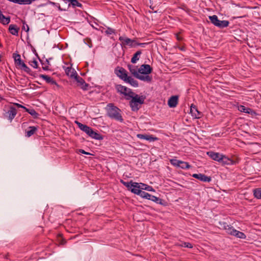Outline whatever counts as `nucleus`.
<instances>
[{
    "label": "nucleus",
    "mask_w": 261,
    "mask_h": 261,
    "mask_svg": "<svg viewBox=\"0 0 261 261\" xmlns=\"http://www.w3.org/2000/svg\"><path fill=\"white\" fill-rule=\"evenodd\" d=\"M74 79L76 80L77 83V86L80 87L81 89L84 90H87L89 87V85L87 84L85 80L78 75H75Z\"/></svg>",
    "instance_id": "nucleus-7"
},
{
    "label": "nucleus",
    "mask_w": 261,
    "mask_h": 261,
    "mask_svg": "<svg viewBox=\"0 0 261 261\" xmlns=\"http://www.w3.org/2000/svg\"><path fill=\"white\" fill-rule=\"evenodd\" d=\"M43 70H47L48 69V67L47 66H44L42 67Z\"/></svg>",
    "instance_id": "nucleus-55"
},
{
    "label": "nucleus",
    "mask_w": 261,
    "mask_h": 261,
    "mask_svg": "<svg viewBox=\"0 0 261 261\" xmlns=\"http://www.w3.org/2000/svg\"><path fill=\"white\" fill-rule=\"evenodd\" d=\"M35 0H10L9 1L19 5H30Z\"/></svg>",
    "instance_id": "nucleus-22"
},
{
    "label": "nucleus",
    "mask_w": 261,
    "mask_h": 261,
    "mask_svg": "<svg viewBox=\"0 0 261 261\" xmlns=\"http://www.w3.org/2000/svg\"><path fill=\"white\" fill-rule=\"evenodd\" d=\"M180 163V164L179 165V168H180L182 169H187L191 167V166L189 165L188 162L181 161V163Z\"/></svg>",
    "instance_id": "nucleus-32"
},
{
    "label": "nucleus",
    "mask_w": 261,
    "mask_h": 261,
    "mask_svg": "<svg viewBox=\"0 0 261 261\" xmlns=\"http://www.w3.org/2000/svg\"><path fill=\"white\" fill-rule=\"evenodd\" d=\"M64 1H67L68 2H70V4L74 7H78L81 8L82 7V5L77 0H64Z\"/></svg>",
    "instance_id": "nucleus-30"
},
{
    "label": "nucleus",
    "mask_w": 261,
    "mask_h": 261,
    "mask_svg": "<svg viewBox=\"0 0 261 261\" xmlns=\"http://www.w3.org/2000/svg\"><path fill=\"white\" fill-rule=\"evenodd\" d=\"M192 176L195 178H197L200 181L204 182H210L211 181V177L210 176H207L203 174H194Z\"/></svg>",
    "instance_id": "nucleus-12"
},
{
    "label": "nucleus",
    "mask_w": 261,
    "mask_h": 261,
    "mask_svg": "<svg viewBox=\"0 0 261 261\" xmlns=\"http://www.w3.org/2000/svg\"><path fill=\"white\" fill-rule=\"evenodd\" d=\"M13 58H14L16 65L19 66V67L23 64V63H24L21 60V57L19 54L14 53L13 54Z\"/></svg>",
    "instance_id": "nucleus-19"
},
{
    "label": "nucleus",
    "mask_w": 261,
    "mask_h": 261,
    "mask_svg": "<svg viewBox=\"0 0 261 261\" xmlns=\"http://www.w3.org/2000/svg\"><path fill=\"white\" fill-rule=\"evenodd\" d=\"M239 111L246 113L249 114L251 112V109L248 108H246L244 106H240L239 108Z\"/></svg>",
    "instance_id": "nucleus-36"
},
{
    "label": "nucleus",
    "mask_w": 261,
    "mask_h": 261,
    "mask_svg": "<svg viewBox=\"0 0 261 261\" xmlns=\"http://www.w3.org/2000/svg\"><path fill=\"white\" fill-rule=\"evenodd\" d=\"M181 161H180V160H177L176 159H174L170 160V163L173 166L176 167H179V165L180 164V163H181Z\"/></svg>",
    "instance_id": "nucleus-35"
},
{
    "label": "nucleus",
    "mask_w": 261,
    "mask_h": 261,
    "mask_svg": "<svg viewBox=\"0 0 261 261\" xmlns=\"http://www.w3.org/2000/svg\"><path fill=\"white\" fill-rule=\"evenodd\" d=\"M115 88L117 92L125 96V98L132 97L134 93L131 89L121 85H116Z\"/></svg>",
    "instance_id": "nucleus-4"
},
{
    "label": "nucleus",
    "mask_w": 261,
    "mask_h": 261,
    "mask_svg": "<svg viewBox=\"0 0 261 261\" xmlns=\"http://www.w3.org/2000/svg\"><path fill=\"white\" fill-rule=\"evenodd\" d=\"M115 73L120 79L124 81L128 76L126 70L123 67H117L116 68Z\"/></svg>",
    "instance_id": "nucleus-6"
},
{
    "label": "nucleus",
    "mask_w": 261,
    "mask_h": 261,
    "mask_svg": "<svg viewBox=\"0 0 261 261\" xmlns=\"http://www.w3.org/2000/svg\"><path fill=\"white\" fill-rule=\"evenodd\" d=\"M254 195L257 199H261V188L254 190Z\"/></svg>",
    "instance_id": "nucleus-42"
},
{
    "label": "nucleus",
    "mask_w": 261,
    "mask_h": 261,
    "mask_svg": "<svg viewBox=\"0 0 261 261\" xmlns=\"http://www.w3.org/2000/svg\"><path fill=\"white\" fill-rule=\"evenodd\" d=\"M190 112L195 118H199L201 116V113L198 110L196 106L192 105L190 108Z\"/></svg>",
    "instance_id": "nucleus-15"
},
{
    "label": "nucleus",
    "mask_w": 261,
    "mask_h": 261,
    "mask_svg": "<svg viewBox=\"0 0 261 261\" xmlns=\"http://www.w3.org/2000/svg\"><path fill=\"white\" fill-rule=\"evenodd\" d=\"M178 96L177 95L172 96L168 101V105L170 108H175L178 103Z\"/></svg>",
    "instance_id": "nucleus-13"
},
{
    "label": "nucleus",
    "mask_w": 261,
    "mask_h": 261,
    "mask_svg": "<svg viewBox=\"0 0 261 261\" xmlns=\"http://www.w3.org/2000/svg\"><path fill=\"white\" fill-rule=\"evenodd\" d=\"M209 19L211 22L215 26L220 28H224L228 26L229 22L227 20H220L217 16L214 15L209 16Z\"/></svg>",
    "instance_id": "nucleus-3"
},
{
    "label": "nucleus",
    "mask_w": 261,
    "mask_h": 261,
    "mask_svg": "<svg viewBox=\"0 0 261 261\" xmlns=\"http://www.w3.org/2000/svg\"><path fill=\"white\" fill-rule=\"evenodd\" d=\"M141 54V50L137 51L132 58L131 62L134 64L136 63L139 60L140 56Z\"/></svg>",
    "instance_id": "nucleus-26"
},
{
    "label": "nucleus",
    "mask_w": 261,
    "mask_h": 261,
    "mask_svg": "<svg viewBox=\"0 0 261 261\" xmlns=\"http://www.w3.org/2000/svg\"><path fill=\"white\" fill-rule=\"evenodd\" d=\"M23 26L22 29L25 31L26 32H28L29 31V27L28 24H25V21H22Z\"/></svg>",
    "instance_id": "nucleus-47"
},
{
    "label": "nucleus",
    "mask_w": 261,
    "mask_h": 261,
    "mask_svg": "<svg viewBox=\"0 0 261 261\" xmlns=\"http://www.w3.org/2000/svg\"><path fill=\"white\" fill-rule=\"evenodd\" d=\"M147 136V134H139L137 135V138L140 139H146V137Z\"/></svg>",
    "instance_id": "nucleus-48"
},
{
    "label": "nucleus",
    "mask_w": 261,
    "mask_h": 261,
    "mask_svg": "<svg viewBox=\"0 0 261 261\" xmlns=\"http://www.w3.org/2000/svg\"><path fill=\"white\" fill-rule=\"evenodd\" d=\"M176 39L177 40H178V41H181L182 40V38L180 36V34H176Z\"/></svg>",
    "instance_id": "nucleus-52"
},
{
    "label": "nucleus",
    "mask_w": 261,
    "mask_h": 261,
    "mask_svg": "<svg viewBox=\"0 0 261 261\" xmlns=\"http://www.w3.org/2000/svg\"><path fill=\"white\" fill-rule=\"evenodd\" d=\"M148 44V43H140L139 44H138V45L142 47H144Z\"/></svg>",
    "instance_id": "nucleus-53"
},
{
    "label": "nucleus",
    "mask_w": 261,
    "mask_h": 261,
    "mask_svg": "<svg viewBox=\"0 0 261 261\" xmlns=\"http://www.w3.org/2000/svg\"><path fill=\"white\" fill-rule=\"evenodd\" d=\"M141 190H145L148 191L154 192V190L151 186H148L143 183H140Z\"/></svg>",
    "instance_id": "nucleus-28"
},
{
    "label": "nucleus",
    "mask_w": 261,
    "mask_h": 261,
    "mask_svg": "<svg viewBox=\"0 0 261 261\" xmlns=\"http://www.w3.org/2000/svg\"><path fill=\"white\" fill-rule=\"evenodd\" d=\"M124 82L129 83L133 87H137L138 86V82L131 76H127Z\"/></svg>",
    "instance_id": "nucleus-23"
},
{
    "label": "nucleus",
    "mask_w": 261,
    "mask_h": 261,
    "mask_svg": "<svg viewBox=\"0 0 261 261\" xmlns=\"http://www.w3.org/2000/svg\"><path fill=\"white\" fill-rule=\"evenodd\" d=\"M119 40L122 42V44L124 45H128L131 47H135V45L134 44L135 41L134 40L122 36H120Z\"/></svg>",
    "instance_id": "nucleus-11"
},
{
    "label": "nucleus",
    "mask_w": 261,
    "mask_h": 261,
    "mask_svg": "<svg viewBox=\"0 0 261 261\" xmlns=\"http://www.w3.org/2000/svg\"><path fill=\"white\" fill-rule=\"evenodd\" d=\"M175 245L177 246L184 247H187V248H192L193 247V245L191 243H188V242H184V243H181V244H180L179 243H177L175 244Z\"/></svg>",
    "instance_id": "nucleus-31"
},
{
    "label": "nucleus",
    "mask_w": 261,
    "mask_h": 261,
    "mask_svg": "<svg viewBox=\"0 0 261 261\" xmlns=\"http://www.w3.org/2000/svg\"><path fill=\"white\" fill-rule=\"evenodd\" d=\"M25 111L32 115L34 118H38L39 114L33 109H28L26 108Z\"/></svg>",
    "instance_id": "nucleus-27"
},
{
    "label": "nucleus",
    "mask_w": 261,
    "mask_h": 261,
    "mask_svg": "<svg viewBox=\"0 0 261 261\" xmlns=\"http://www.w3.org/2000/svg\"><path fill=\"white\" fill-rule=\"evenodd\" d=\"M37 130V127L36 126H30L28 130L26 131V136L30 137L32 136Z\"/></svg>",
    "instance_id": "nucleus-25"
},
{
    "label": "nucleus",
    "mask_w": 261,
    "mask_h": 261,
    "mask_svg": "<svg viewBox=\"0 0 261 261\" xmlns=\"http://www.w3.org/2000/svg\"><path fill=\"white\" fill-rule=\"evenodd\" d=\"M9 110L6 112L5 117L11 122L17 114V110L13 106L9 107Z\"/></svg>",
    "instance_id": "nucleus-5"
},
{
    "label": "nucleus",
    "mask_w": 261,
    "mask_h": 261,
    "mask_svg": "<svg viewBox=\"0 0 261 261\" xmlns=\"http://www.w3.org/2000/svg\"><path fill=\"white\" fill-rule=\"evenodd\" d=\"M219 163H221L223 165H233L234 164V162L233 160L223 154L222 155Z\"/></svg>",
    "instance_id": "nucleus-18"
},
{
    "label": "nucleus",
    "mask_w": 261,
    "mask_h": 261,
    "mask_svg": "<svg viewBox=\"0 0 261 261\" xmlns=\"http://www.w3.org/2000/svg\"><path fill=\"white\" fill-rule=\"evenodd\" d=\"M0 21L3 24H7L10 22V18L9 17H6L3 15V17H2L1 19H0Z\"/></svg>",
    "instance_id": "nucleus-41"
},
{
    "label": "nucleus",
    "mask_w": 261,
    "mask_h": 261,
    "mask_svg": "<svg viewBox=\"0 0 261 261\" xmlns=\"http://www.w3.org/2000/svg\"><path fill=\"white\" fill-rule=\"evenodd\" d=\"M14 105H16L17 107L18 108H21L22 109H23L24 110H25L26 109V107L20 105V104H19V103H14Z\"/></svg>",
    "instance_id": "nucleus-51"
},
{
    "label": "nucleus",
    "mask_w": 261,
    "mask_h": 261,
    "mask_svg": "<svg viewBox=\"0 0 261 261\" xmlns=\"http://www.w3.org/2000/svg\"><path fill=\"white\" fill-rule=\"evenodd\" d=\"M129 190L132 193L139 195L141 191L140 183L132 182L131 187Z\"/></svg>",
    "instance_id": "nucleus-10"
},
{
    "label": "nucleus",
    "mask_w": 261,
    "mask_h": 261,
    "mask_svg": "<svg viewBox=\"0 0 261 261\" xmlns=\"http://www.w3.org/2000/svg\"><path fill=\"white\" fill-rule=\"evenodd\" d=\"M158 138L156 137H154L152 135H147L146 137V140H147L149 142H154L155 141L158 140Z\"/></svg>",
    "instance_id": "nucleus-40"
},
{
    "label": "nucleus",
    "mask_w": 261,
    "mask_h": 261,
    "mask_svg": "<svg viewBox=\"0 0 261 261\" xmlns=\"http://www.w3.org/2000/svg\"><path fill=\"white\" fill-rule=\"evenodd\" d=\"M137 79L144 82H150L152 80V77L148 74H138L136 77Z\"/></svg>",
    "instance_id": "nucleus-20"
},
{
    "label": "nucleus",
    "mask_w": 261,
    "mask_h": 261,
    "mask_svg": "<svg viewBox=\"0 0 261 261\" xmlns=\"http://www.w3.org/2000/svg\"><path fill=\"white\" fill-rule=\"evenodd\" d=\"M105 33L107 35H111L115 33V30L111 28H108L105 31Z\"/></svg>",
    "instance_id": "nucleus-45"
},
{
    "label": "nucleus",
    "mask_w": 261,
    "mask_h": 261,
    "mask_svg": "<svg viewBox=\"0 0 261 261\" xmlns=\"http://www.w3.org/2000/svg\"><path fill=\"white\" fill-rule=\"evenodd\" d=\"M46 62H47V64H48V63H49L48 61L46 60Z\"/></svg>",
    "instance_id": "nucleus-57"
},
{
    "label": "nucleus",
    "mask_w": 261,
    "mask_h": 261,
    "mask_svg": "<svg viewBox=\"0 0 261 261\" xmlns=\"http://www.w3.org/2000/svg\"><path fill=\"white\" fill-rule=\"evenodd\" d=\"M229 225H228L226 223H223V225H222V227L223 228H224V229L225 230V228H227V227L229 226Z\"/></svg>",
    "instance_id": "nucleus-54"
},
{
    "label": "nucleus",
    "mask_w": 261,
    "mask_h": 261,
    "mask_svg": "<svg viewBox=\"0 0 261 261\" xmlns=\"http://www.w3.org/2000/svg\"><path fill=\"white\" fill-rule=\"evenodd\" d=\"M79 152L81 153L85 154H91V153H90L88 152H86L84 150L82 149H79Z\"/></svg>",
    "instance_id": "nucleus-50"
},
{
    "label": "nucleus",
    "mask_w": 261,
    "mask_h": 261,
    "mask_svg": "<svg viewBox=\"0 0 261 261\" xmlns=\"http://www.w3.org/2000/svg\"><path fill=\"white\" fill-rule=\"evenodd\" d=\"M19 30V28L17 27L15 24H10L9 25V31L11 34L13 35L17 36Z\"/></svg>",
    "instance_id": "nucleus-21"
},
{
    "label": "nucleus",
    "mask_w": 261,
    "mask_h": 261,
    "mask_svg": "<svg viewBox=\"0 0 261 261\" xmlns=\"http://www.w3.org/2000/svg\"><path fill=\"white\" fill-rule=\"evenodd\" d=\"M85 132L93 139H95L96 140L102 139V137L100 134L94 131L92 129V128H91L89 126L88 127L87 129Z\"/></svg>",
    "instance_id": "nucleus-9"
},
{
    "label": "nucleus",
    "mask_w": 261,
    "mask_h": 261,
    "mask_svg": "<svg viewBox=\"0 0 261 261\" xmlns=\"http://www.w3.org/2000/svg\"><path fill=\"white\" fill-rule=\"evenodd\" d=\"M66 74L71 77H74L77 75L75 70L71 67H64Z\"/></svg>",
    "instance_id": "nucleus-16"
},
{
    "label": "nucleus",
    "mask_w": 261,
    "mask_h": 261,
    "mask_svg": "<svg viewBox=\"0 0 261 261\" xmlns=\"http://www.w3.org/2000/svg\"><path fill=\"white\" fill-rule=\"evenodd\" d=\"M75 123L77 125L80 129H81L84 132L87 129V128L89 127L88 126L85 124H83L77 121H75Z\"/></svg>",
    "instance_id": "nucleus-33"
},
{
    "label": "nucleus",
    "mask_w": 261,
    "mask_h": 261,
    "mask_svg": "<svg viewBox=\"0 0 261 261\" xmlns=\"http://www.w3.org/2000/svg\"><path fill=\"white\" fill-rule=\"evenodd\" d=\"M132 182H133L132 181H131L130 182H123V185L126 187L128 190L130 189V188L131 187V184H132Z\"/></svg>",
    "instance_id": "nucleus-49"
},
{
    "label": "nucleus",
    "mask_w": 261,
    "mask_h": 261,
    "mask_svg": "<svg viewBox=\"0 0 261 261\" xmlns=\"http://www.w3.org/2000/svg\"><path fill=\"white\" fill-rule=\"evenodd\" d=\"M127 67L131 73L133 74L134 76L136 77V76L139 74L138 69H137V66L129 64L128 65Z\"/></svg>",
    "instance_id": "nucleus-24"
},
{
    "label": "nucleus",
    "mask_w": 261,
    "mask_h": 261,
    "mask_svg": "<svg viewBox=\"0 0 261 261\" xmlns=\"http://www.w3.org/2000/svg\"><path fill=\"white\" fill-rule=\"evenodd\" d=\"M21 69H22L25 72L31 74V70L30 68H29L25 63H23V64L19 67Z\"/></svg>",
    "instance_id": "nucleus-38"
},
{
    "label": "nucleus",
    "mask_w": 261,
    "mask_h": 261,
    "mask_svg": "<svg viewBox=\"0 0 261 261\" xmlns=\"http://www.w3.org/2000/svg\"><path fill=\"white\" fill-rule=\"evenodd\" d=\"M40 77L42 79L44 80L48 84L56 85L57 87L59 86L56 81H55L52 77L47 75L41 74L40 75Z\"/></svg>",
    "instance_id": "nucleus-17"
},
{
    "label": "nucleus",
    "mask_w": 261,
    "mask_h": 261,
    "mask_svg": "<svg viewBox=\"0 0 261 261\" xmlns=\"http://www.w3.org/2000/svg\"><path fill=\"white\" fill-rule=\"evenodd\" d=\"M120 112L121 110L113 103H109L107 105V113L108 116L112 119L122 122L123 119Z\"/></svg>",
    "instance_id": "nucleus-2"
},
{
    "label": "nucleus",
    "mask_w": 261,
    "mask_h": 261,
    "mask_svg": "<svg viewBox=\"0 0 261 261\" xmlns=\"http://www.w3.org/2000/svg\"><path fill=\"white\" fill-rule=\"evenodd\" d=\"M233 232L234 233L232 234V236H234L237 238L240 239H245L246 238V235L242 232L238 231L236 229L235 231H233Z\"/></svg>",
    "instance_id": "nucleus-29"
},
{
    "label": "nucleus",
    "mask_w": 261,
    "mask_h": 261,
    "mask_svg": "<svg viewBox=\"0 0 261 261\" xmlns=\"http://www.w3.org/2000/svg\"><path fill=\"white\" fill-rule=\"evenodd\" d=\"M134 41H135V42H134V44L135 45V46H136V45H138V44L140 43L137 42L135 40H134Z\"/></svg>",
    "instance_id": "nucleus-56"
},
{
    "label": "nucleus",
    "mask_w": 261,
    "mask_h": 261,
    "mask_svg": "<svg viewBox=\"0 0 261 261\" xmlns=\"http://www.w3.org/2000/svg\"><path fill=\"white\" fill-rule=\"evenodd\" d=\"M235 229H234L232 226H231L230 225H229L227 228H225V230L226 231L227 233H228V234H230L231 235H232L234 232H233V231H235Z\"/></svg>",
    "instance_id": "nucleus-43"
},
{
    "label": "nucleus",
    "mask_w": 261,
    "mask_h": 261,
    "mask_svg": "<svg viewBox=\"0 0 261 261\" xmlns=\"http://www.w3.org/2000/svg\"><path fill=\"white\" fill-rule=\"evenodd\" d=\"M49 3H50L51 5H53V6H55V7H57L59 11H63V10L61 8L60 5H59V4H58V3H54V2H49Z\"/></svg>",
    "instance_id": "nucleus-46"
},
{
    "label": "nucleus",
    "mask_w": 261,
    "mask_h": 261,
    "mask_svg": "<svg viewBox=\"0 0 261 261\" xmlns=\"http://www.w3.org/2000/svg\"><path fill=\"white\" fill-rule=\"evenodd\" d=\"M149 200H151V201H154V202H156V203L162 204L163 200L159 197L151 195L150 198L149 199Z\"/></svg>",
    "instance_id": "nucleus-34"
},
{
    "label": "nucleus",
    "mask_w": 261,
    "mask_h": 261,
    "mask_svg": "<svg viewBox=\"0 0 261 261\" xmlns=\"http://www.w3.org/2000/svg\"><path fill=\"white\" fill-rule=\"evenodd\" d=\"M139 195L142 197V198H144L149 200L151 195L141 190Z\"/></svg>",
    "instance_id": "nucleus-37"
},
{
    "label": "nucleus",
    "mask_w": 261,
    "mask_h": 261,
    "mask_svg": "<svg viewBox=\"0 0 261 261\" xmlns=\"http://www.w3.org/2000/svg\"><path fill=\"white\" fill-rule=\"evenodd\" d=\"M21 69H22L25 72L31 74V70L30 68H29L25 63H23V64L19 67Z\"/></svg>",
    "instance_id": "nucleus-39"
},
{
    "label": "nucleus",
    "mask_w": 261,
    "mask_h": 261,
    "mask_svg": "<svg viewBox=\"0 0 261 261\" xmlns=\"http://www.w3.org/2000/svg\"><path fill=\"white\" fill-rule=\"evenodd\" d=\"M207 154L213 160L220 162L222 154L214 151L207 152Z\"/></svg>",
    "instance_id": "nucleus-14"
},
{
    "label": "nucleus",
    "mask_w": 261,
    "mask_h": 261,
    "mask_svg": "<svg viewBox=\"0 0 261 261\" xmlns=\"http://www.w3.org/2000/svg\"><path fill=\"white\" fill-rule=\"evenodd\" d=\"M29 64L34 68H38V62L36 60H34L33 61H30L29 62Z\"/></svg>",
    "instance_id": "nucleus-44"
},
{
    "label": "nucleus",
    "mask_w": 261,
    "mask_h": 261,
    "mask_svg": "<svg viewBox=\"0 0 261 261\" xmlns=\"http://www.w3.org/2000/svg\"><path fill=\"white\" fill-rule=\"evenodd\" d=\"M152 69L149 65L143 64L138 69V73L141 74H149L152 72Z\"/></svg>",
    "instance_id": "nucleus-8"
},
{
    "label": "nucleus",
    "mask_w": 261,
    "mask_h": 261,
    "mask_svg": "<svg viewBox=\"0 0 261 261\" xmlns=\"http://www.w3.org/2000/svg\"><path fill=\"white\" fill-rule=\"evenodd\" d=\"M132 97H126V99L129 100V106L133 111H137L141 107V106L144 103L145 97L144 96H139V95L133 93Z\"/></svg>",
    "instance_id": "nucleus-1"
}]
</instances>
